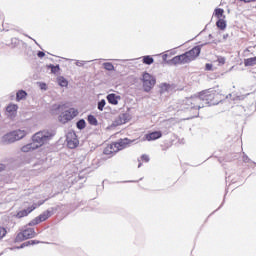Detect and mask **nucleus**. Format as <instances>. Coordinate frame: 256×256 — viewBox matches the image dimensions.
<instances>
[{"label":"nucleus","instance_id":"nucleus-1","mask_svg":"<svg viewBox=\"0 0 256 256\" xmlns=\"http://www.w3.org/2000/svg\"><path fill=\"white\" fill-rule=\"evenodd\" d=\"M219 88H210L202 91L198 96H192L183 100L180 105V111H194V117H199V109H203L206 105H219Z\"/></svg>","mask_w":256,"mask_h":256},{"label":"nucleus","instance_id":"nucleus-2","mask_svg":"<svg viewBox=\"0 0 256 256\" xmlns=\"http://www.w3.org/2000/svg\"><path fill=\"white\" fill-rule=\"evenodd\" d=\"M198 55H201V46H196L184 54L175 56L169 63L170 65H185L195 61Z\"/></svg>","mask_w":256,"mask_h":256},{"label":"nucleus","instance_id":"nucleus-3","mask_svg":"<svg viewBox=\"0 0 256 256\" xmlns=\"http://www.w3.org/2000/svg\"><path fill=\"white\" fill-rule=\"evenodd\" d=\"M29 135V130L27 129H16L7 134H5L1 141L6 145H11V143H16V141H21V139H25Z\"/></svg>","mask_w":256,"mask_h":256},{"label":"nucleus","instance_id":"nucleus-4","mask_svg":"<svg viewBox=\"0 0 256 256\" xmlns=\"http://www.w3.org/2000/svg\"><path fill=\"white\" fill-rule=\"evenodd\" d=\"M55 137V133L53 131L49 130H42L39 132H36L32 137V141L35 143L36 147L40 149V147H43V145H47L51 139Z\"/></svg>","mask_w":256,"mask_h":256},{"label":"nucleus","instance_id":"nucleus-5","mask_svg":"<svg viewBox=\"0 0 256 256\" xmlns=\"http://www.w3.org/2000/svg\"><path fill=\"white\" fill-rule=\"evenodd\" d=\"M129 145V139H120L118 142H114L112 144H109L104 148V155H109L110 157L115 155V153H119V151H122V149H125Z\"/></svg>","mask_w":256,"mask_h":256},{"label":"nucleus","instance_id":"nucleus-6","mask_svg":"<svg viewBox=\"0 0 256 256\" xmlns=\"http://www.w3.org/2000/svg\"><path fill=\"white\" fill-rule=\"evenodd\" d=\"M157 83V79H155V76L145 72L142 75V87L145 93H149L153 87H155V84Z\"/></svg>","mask_w":256,"mask_h":256},{"label":"nucleus","instance_id":"nucleus-7","mask_svg":"<svg viewBox=\"0 0 256 256\" xmlns=\"http://www.w3.org/2000/svg\"><path fill=\"white\" fill-rule=\"evenodd\" d=\"M77 115H79V111H77V109L69 108L68 110L63 111L59 115L58 121L59 123H62L63 125H65V123H69V121H73V119H75Z\"/></svg>","mask_w":256,"mask_h":256},{"label":"nucleus","instance_id":"nucleus-8","mask_svg":"<svg viewBox=\"0 0 256 256\" xmlns=\"http://www.w3.org/2000/svg\"><path fill=\"white\" fill-rule=\"evenodd\" d=\"M67 146L69 149H75L79 145V139L74 131H70L66 135Z\"/></svg>","mask_w":256,"mask_h":256},{"label":"nucleus","instance_id":"nucleus-9","mask_svg":"<svg viewBox=\"0 0 256 256\" xmlns=\"http://www.w3.org/2000/svg\"><path fill=\"white\" fill-rule=\"evenodd\" d=\"M35 235H37V233H35V230L33 228H28L17 235L16 241H24V239H33Z\"/></svg>","mask_w":256,"mask_h":256},{"label":"nucleus","instance_id":"nucleus-10","mask_svg":"<svg viewBox=\"0 0 256 256\" xmlns=\"http://www.w3.org/2000/svg\"><path fill=\"white\" fill-rule=\"evenodd\" d=\"M40 205H43V202L39 203V204H33L31 207H29L28 209H24L21 210L17 213L16 217L18 219H21L23 217H27V215H29V213H31L32 211H35V209H37V207H39Z\"/></svg>","mask_w":256,"mask_h":256},{"label":"nucleus","instance_id":"nucleus-11","mask_svg":"<svg viewBox=\"0 0 256 256\" xmlns=\"http://www.w3.org/2000/svg\"><path fill=\"white\" fill-rule=\"evenodd\" d=\"M19 109V106L17 104H9L6 107V115L9 117V119H14L17 117V110Z\"/></svg>","mask_w":256,"mask_h":256},{"label":"nucleus","instance_id":"nucleus-12","mask_svg":"<svg viewBox=\"0 0 256 256\" xmlns=\"http://www.w3.org/2000/svg\"><path fill=\"white\" fill-rule=\"evenodd\" d=\"M39 149V146H36L35 142H29L27 144H24L21 148L20 151L21 153H33V151H37Z\"/></svg>","mask_w":256,"mask_h":256},{"label":"nucleus","instance_id":"nucleus-13","mask_svg":"<svg viewBox=\"0 0 256 256\" xmlns=\"http://www.w3.org/2000/svg\"><path fill=\"white\" fill-rule=\"evenodd\" d=\"M47 219H49V212H44L43 214L32 220L29 225L30 227H33L34 225H39V223H43V221H47Z\"/></svg>","mask_w":256,"mask_h":256},{"label":"nucleus","instance_id":"nucleus-14","mask_svg":"<svg viewBox=\"0 0 256 256\" xmlns=\"http://www.w3.org/2000/svg\"><path fill=\"white\" fill-rule=\"evenodd\" d=\"M163 137V134L161 131H155L149 134L145 135V140L146 141H157V139H161Z\"/></svg>","mask_w":256,"mask_h":256},{"label":"nucleus","instance_id":"nucleus-15","mask_svg":"<svg viewBox=\"0 0 256 256\" xmlns=\"http://www.w3.org/2000/svg\"><path fill=\"white\" fill-rule=\"evenodd\" d=\"M119 99H121V97L117 96L116 94H109L107 96V101L111 105H118L119 104Z\"/></svg>","mask_w":256,"mask_h":256},{"label":"nucleus","instance_id":"nucleus-16","mask_svg":"<svg viewBox=\"0 0 256 256\" xmlns=\"http://www.w3.org/2000/svg\"><path fill=\"white\" fill-rule=\"evenodd\" d=\"M216 26L218 29H221V31H225V29H227V22L225 21V18L218 19Z\"/></svg>","mask_w":256,"mask_h":256},{"label":"nucleus","instance_id":"nucleus-17","mask_svg":"<svg viewBox=\"0 0 256 256\" xmlns=\"http://www.w3.org/2000/svg\"><path fill=\"white\" fill-rule=\"evenodd\" d=\"M23 99H27V92L20 90L16 93V101H23Z\"/></svg>","mask_w":256,"mask_h":256},{"label":"nucleus","instance_id":"nucleus-18","mask_svg":"<svg viewBox=\"0 0 256 256\" xmlns=\"http://www.w3.org/2000/svg\"><path fill=\"white\" fill-rule=\"evenodd\" d=\"M225 10L221 8H216L214 11V15L217 17V19H225Z\"/></svg>","mask_w":256,"mask_h":256},{"label":"nucleus","instance_id":"nucleus-19","mask_svg":"<svg viewBox=\"0 0 256 256\" xmlns=\"http://www.w3.org/2000/svg\"><path fill=\"white\" fill-rule=\"evenodd\" d=\"M244 65L245 67H253V65H256V57L245 59Z\"/></svg>","mask_w":256,"mask_h":256},{"label":"nucleus","instance_id":"nucleus-20","mask_svg":"<svg viewBox=\"0 0 256 256\" xmlns=\"http://www.w3.org/2000/svg\"><path fill=\"white\" fill-rule=\"evenodd\" d=\"M57 81H58V85H60V87H67L69 85V82L63 76L58 77Z\"/></svg>","mask_w":256,"mask_h":256},{"label":"nucleus","instance_id":"nucleus-21","mask_svg":"<svg viewBox=\"0 0 256 256\" xmlns=\"http://www.w3.org/2000/svg\"><path fill=\"white\" fill-rule=\"evenodd\" d=\"M226 61H227V58L223 56H217V59L214 61V63H217L220 67H223Z\"/></svg>","mask_w":256,"mask_h":256},{"label":"nucleus","instance_id":"nucleus-22","mask_svg":"<svg viewBox=\"0 0 256 256\" xmlns=\"http://www.w3.org/2000/svg\"><path fill=\"white\" fill-rule=\"evenodd\" d=\"M170 89H171V85H169L168 83L160 84V91H161V93H166Z\"/></svg>","mask_w":256,"mask_h":256},{"label":"nucleus","instance_id":"nucleus-23","mask_svg":"<svg viewBox=\"0 0 256 256\" xmlns=\"http://www.w3.org/2000/svg\"><path fill=\"white\" fill-rule=\"evenodd\" d=\"M154 61L155 60L151 56H144L143 57V63H145V65H153Z\"/></svg>","mask_w":256,"mask_h":256},{"label":"nucleus","instance_id":"nucleus-24","mask_svg":"<svg viewBox=\"0 0 256 256\" xmlns=\"http://www.w3.org/2000/svg\"><path fill=\"white\" fill-rule=\"evenodd\" d=\"M103 65H104V69H106V71H113V69H115L113 64H111L110 62H106Z\"/></svg>","mask_w":256,"mask_h":256},{"label":"nucleus","instance_id":"nucleus-25","mask_svg":"<svg viewBox=\"0 0 256 256\" xmlns=\"http://www.w3.org/2000/svg\"><path fill=\"white\" fill-rule=\"evenodd\" d=\"M88 122L90 123V125H97V118H95V116L93 115H89Z\"/></svg>","mask_w":256,"mask_h":256},{"label":"nucleus","instance_id":"nucleus-26","mask_svg":"<svg viewBox=\"0 0 256 256\" xmlns=\"http://www.w3.org/2000/svg\"><path fill=\"white\" fill-rule=\"evenodd\" d=\"M105 105H107V102L105 101V99H102V100L98 103V109H99V111H103V109H105Z\"/></svg>","mask_w":256,"mask_h":256},{"label":"nucleus","instance_id":"nucleus-27","mask_svg":"<svg viewBox=\"0 0 256 256\" xmlns=\"http://www.w3.org/2000/svg\"><path fill=\"white\" fill-rule=\"evenodd\" d=\"M29 245H35V241L30 240V241H28V242H25V243H23L20 247H18V249H23V247H27V246H29Z\"/></svg>","mask_w":256,"mask_h":256},{"label":"nucleus","instance_id":"nucleus-28","mask_svg":"<svg viewBox=\"0 0 256 256\" xmlns=\"http://www.w3.org/2000/svg\"><path fill=\"white\" fill-rule=\"evenodd\" d=\"M85 125H86L85 120H80L77 122L78 129H85Z\"/></svg>","mask_w":256,"mask_h":256},{"label":"nucleus","instance_id":"nucleus-29","mask_svg":"<svg viewBox=\"0 0 256 256\" xmlns=\"http://www.w3.org/2000/svg\"><path fill=\"white\" fill-rule=\"evenodd\" d=\"M7 235V230L3 227H0V239H3Z\"/></svg>","mask_w":256,"mask_h":256},{"label":"nucleus","instance_id":"nucleus-30","mask_svg":"<svg viewBox=\"0 0 256 256\" xmlns=\"http://www.w3.org/2000/svg\"><path fill=\"white\" fill-rule=\"evenodd\" d=\"M141 160L144 161V163H149V155L147 154L142 155Z\"/></svg>","mask_w":256,"mask_h":256},{"label":"nucleus","instance_id":"nucleus-31","mask_svg":"<svg viewBox=\"0 0 256 256\" xmlns=\"http://www.w3.org/2000/svg\"><path fill=\"white\" fill-rule=\"evenodd\" d=\"M63 106L59 104H55L52 106V111H59Z\"/></svg>","mask_w":256,"mask_h":256},{"label":"nucleus","instance_id":"nucleus-32","mask_svg":"<svg viewBox=\"0 0 256 256\" xmlns=\"http://www.w3.org/2000/svg\"><path fill=\"white\" fill-rule=\"evenodd\" d=\"M52 73H59V66H50Z\"/></svg>","mask_w":256,"mask_h":256},{"label":"nucleus","instance_id":"nucleus-33","mask_svg":"<svg viewBox=\"0 0 256 256\" xmlns=\"http://www.w3.org/2000/svg\"><path fill=\"white\" fill-rule=\"evenodd\" d=\"M243 161H244V163H249V162H251V159H249V157L244 154L243 155Z\"/></svg>","mask_w":256,"mask_h":256},{"label":"nucleus","instance_id":"nucleus-34","mask_svg":"<svg viewBox=\"0 0 256 256\" xmlns=\"http://www.w3.org/2000/svg\"><path fill=\"white\" fill-rule=\"evenodd\" d=\"M76 65H77V67H83V65H85V63L83 61H77Z\"/></svg>","mask_w":256,"mask_h":256},{"label":"nucleus","instance_id":"nucleus-35","mask_svg":"<svg viewBox=\"0 0 256 256\" xmlns=\"http://www.w3.org/2000/svg\"><path fill=\"white\" fill-rule=\"evenodd\" d=\"M239 100V101H243V99H245V96H237L236 98L234 97L233 100Z\"/></svg>","mask_w":256,"mask_h":256},{"label":"nucleus","instance_id":"nucleus-36","mask_svg":"<svg viewBox=\"0 0 256 256\" xmlns=\"http://www.w3.org/2000/svg\"><path fill=\"white\" fill-rule=\"evenodd\" d=\"M206 69H207V71H211V69H213V65L212 64H206Z\"/></svg>","mask_w":256,"mask_h":256},{"label":"nucleus","instance_id":"nucleus-37","mask_svg":"<svg viewBox=\"0 0 256 256\" xmlns=\"http://www.w3.org/2000/svg\"><path fill=\"white\" fill-rule=\"evenodd\" d=\"M38 57L41 59L43 57H45V52H38Z\"/></svg>","mask_w":256,"mask_h":256},{"label":"nucleus","instance_id":"nucleus-38","mask_svg":"<svg viewBox=\"0 0 256 256\" xmlns=\"http://www.w3.org/2000/svg\"><path fill=\"white\" fill-rule=\"evenodd\" d=\"M240 1H243L244 3H253V2H255L256 0H240Z\"/></svg>","mask_w":256,"mask_h":256},{"label":"nucleus","instance_id":"nucleus-39","mask_svg":"<svg viewBox=\"0 0 256 256\" xmlns=\"http://www.w3.org/2000/svg\"><path fill=\"white\" fill-rule=\"evenodd\" d=\"M5 169V165L0 164V171H3Z\"/></svg>","mask_w":256,"mask_h":256},{"label":"nucleus","instance_id":"nucleus-40","mask_svg":"<svg viewBox=\"0 0 256 256\" xmlns=\"http://www.w3.org/2000/svg\"><path fill=\"white\" fill-rule=\"evenodd\" d=\"M167 57H168V55H167V54H164V55H163V60H164V61H167Z\"/></svg>","mask_w":256,"mask_h":256},{"label":"nucleus","instance_id":"nucleus-41","mask_svg":"<svg viewBox=\"0 0 256 256\" xmlns=\"http://www.w3.org/2000/svg\"><path fill=\"white\" fill-rule=\"evenodd\" d=\"M229 37V34H224L223 39H227Z\"/></svg>","mask_w":256,"mask_h":256},{"label":"nucleus","instance_id":"nucleus-42","mask_svg":"<svg viewBox=\"0 0 256 256\" xmlns=\"http://www.w3.org/2000/svg\"><path fill=\"white\" fill-rule=\"evenodd\" d=\"M45 87H47V85L46 84H42L41 89H45Z\"/></svg>","mask_w":256,"mask_h":256},{"label":"nucleus","instance_id":"nucleus-43","mask_svg":"<svg viewBox=\"0 0 256 256\" xmlns=\"http://www.w3.org/2000/svg\"><path fill=\"white\" fill-rule=\"evenodd\" d=\"M138 167H141V163L138 165Z\"/></svg>","mask_w":256,"mask_h":256}]
</instances>
